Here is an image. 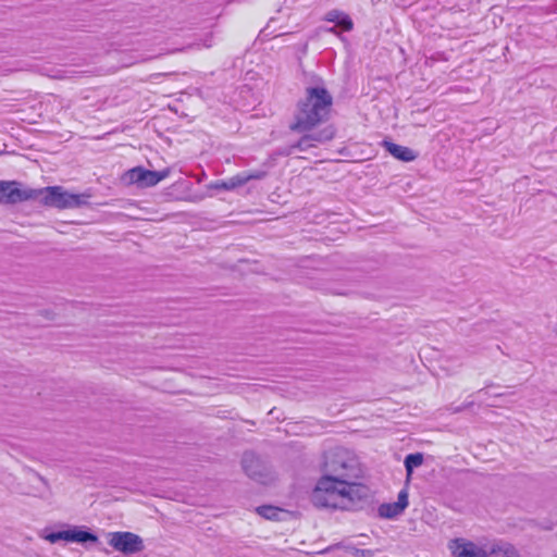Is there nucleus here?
Instances as JSON below:
<instances>
[{"mask_svg": "<svg viewBox=\"0 0 557 557\" xmlns=\"http://www.w3.org/2000/svg\"><path fill=\"white\" fill-rule=\"evenodd\" d=\"M108 544L124 556L141 553L145 549L144 540L129 531H115L109 533Z\"/></svg>", "mask_w": 557, "mask_h": 557, "instance_id": "nucleus-4", "label": "nucleus"}, {"mask_svg": "<svg viewBox=\"0 0 557 557\" xmlns=\"http://www.w3.org/2000/svg\"><path fill=\"white\" fill-rule=\"evenodd\" d=\"M292 153H294V151L289 145V146L282 147V148L276 149L275 151H273L272 158L274 159L275 157H287V156H290Z\"/></svg>", "mask_w": 557, "mask_h": 557, "instance_id": "nucleus-21", "label": "nucleus"}, {"mask_svg": "<svg viewBox=\"0 0 557 557\" xmlns=\"http://www.w3.org/2000/svg\"><path fill=\"white\" fill-rule=\"evenodd\" d=\"M170 173V169H164L162 171L147 170L145 173L144 182L141 184V188L156 186L159 182L166 178Z\"/></svg>", "mask_w": 557, "mask_h": 557, "instance_id": "nucleus-16", "label": "nucleus"}, {"mask_svg": "<svg viewBox=\"0 0 557 557\" xmlns=\"http://www.w3.org/2000/svg\"><path fill=\"white\" fill-rule=\"evenodd\" d=\"M44 539L50 543H57L59 541H65L64 536V530L57 531V532H50L44 536Z\"/></svg>", "mask_w": 557, "mask_h": 557, "instance_id": "nucleus-20", "label": "nucleus"}, {"mask_svg": "<svg viewBox=\"0 0 557 557\" xmlns=\"http://www.w3.org/2000/svg\"><path fill=\"white\" fill-rule=\"evenodd\" d=\"M491 554L497 557H520L516 547L509 543L494 545L491 549Z\"/></svg>", "mask_w": 557, "mask_h": 557, "instance_id": "nucleus-17", "label": "nucleus"}, {"mask_svg": "<svg viewBox=\"0 0 557 557\" xmlns=\"http://www.w3.org/2000/svg\"><path fill=\"white\" fill-rule=\"evenodd\" d=\"M302 134L304 136L299 140L290 145L294 152L296 150L307 151L309 148L314 146L313 144H311V141L325 143L332 140L335 136V128L333 125H327L326 127L320 129L319 132L311 134Z\"/></svg>", "mask_w": 557, "mask_h": 557, "instance_id": "nucleus-7", "label": "nucleus"}, {"mask_svg": "<svg viewBox=\"0 0 557 557\" xmlns=\"http://www.w3.org/2000/svg\"><path fill=\"white\" fill-rule=\"evenodd\" d=\"M244 472L252 480L265 483L268 479L267 469L259 457L251 451H246L242 458Z\"/></svg>", "mask_w": 557, "mask_h": 557, "instance_id": "nucleus-9", "label": "nucleus"}, {"mask_svg": "<svg viewBox=\"0 0 557 557\" xmlns=\"http://www.w3.org/2000/svg\"><path fill=\"white\" fill-rule=\"evenodd\" d=\"M333 97L323 86L307 87L294 111L289 129L295 133H309L330 117Z\"/></svg>", "mask_w": 557, "mask_h": 557, "instance_id": "nucleus-2", "label": "nucleus"}, {"mask_svg": "<svg viewBox=\"0 0 557 557\" xmlns=\"http://www.w3.org/2000/svg\"><path fill=\"white\" fill-rule=\"evenodd\" d=\"M4 153V151L0 150V154Z\"/></svg>", "mask_w": 557, "mask_h": 557, "instance_id": "nucleus-28", "label": "nucleus"}, {"mask_svg": "<svg viewBox=\"0 0 557 557\" xmlns=\"http://www.w3.org/2000/svg\"><path fill=\"white\" fill-rule=\"evenodd\" d=\"M456 548L454 554L456 557H487L486 552L472 542H465L461 539L455 540Z\"/></svg>", "mask_w": 557, "mask_h": 557, "instance_id": "nucleus-13", "label": "nucleus"}, {"mask_svg": "<svg viewBox=\"0 0 557 557\" xmlns=\"http://www.w3.org/2000/svg\"><path fill=\"white\" fill-rule=\"evenodd\" d=\"M404 463H405L407 476L409 478L412 474L414 468H418L423 463V454L422 453L409 454L406 456Z\"/></svg>", "mask_w": 557, "mask_h": 557, "instance_id": "nucleus-18", "label": "nucleus"}, {"mask_svg": "<svg viewBox=\"0 0 557 557\" xmlns=\"http://www.w3.org/2000/svg\"><path fill=\"white\" fill-rule=\"evenodd\" d=\"M337 546H339V544H336L334 546H330L324 552H331L334 547H337Z\"/></svg>", "mask_w": 557, "mask_h": 557, "instance_id": "nucleus-25", "label": "nucleus"}, {"mask_svg": "<svg viewBox=\"0 0 557 557\" xmlns=\"http://www.w3.org/2000/svg\"><path fill=\"white\" fill-rule=\"evenodd\" d=\"M555 334H556V336H557V324H556V327H555Z\"/></svg>", "mask_w": 557, "mask_h": 557, "instance_id": "nucleus-27", "label": "nucleus"}, {"mask_svg": "<svg viewBox=\"0 0 557 557\" xmlns=\"http://www.w3.org/2000/svg\"><path fill=\"white\" fill-rule=\"evenodd\" d=\"M256 511L259 516L273 521L282 520L281 516L287 513L286 510L272 505H261L256 508Z\"/></svg>", "mask_w": 557, "mask_h": 557, "instance_id": "nucleus-15", "label": "nucleus"}, {"mask_svg": "<svg viewBox=\"0 0 557 557\" xmlns=\"http://www.w3.org/2000/svg\"><path fill=\"white\" fill-rule=\"evenodd\" d=\"M383 147L387 152H389L394 158L404 162H410L417 159L418 153L414 152L409 147H405L398 144H395L389 140H384L382 143Z\"/></svg>", "mask_w": 557, "mask_h": 557, "instance_id": "nucleus-12", "label": "nucleus"}, {"mask_svg": "<svg viewBox=\"0 0 557 557\" xmlns=\"http://www.w3.org/2000/svg\"><path fill=\"white\" fill-rule=\"evenodd\" d=\"M325 20L334 23L335 27H341L344 32H350L354 27L352 20L348 14L339 10H331L326 13Z\"/></svg>", "mask_w": 557, "mask_h": 557, "instance_id": "nucleus-14", "label": "nucleus"}, {"mask_svg": "<svg viewBox=\"0 0 557 557\" xmlns=\"http://www.w3.org/2000/svg\"><path fill=\"white\" fill-rule=\"evenodd\" d=\"M267 175L268 171L265 170L245 171L230 177L228 180L211 182L208 187L216 190H233L250 181L263 180Z\"/></svg>", "mask_w": 557, "mask_h": 557, "instance_id": "nucleus-5", "label": "nucleus"}, {"mask_svg": "<svg viewBox=\"0 0 557 557\" xmlns=\"http://www.w3.org/2000/svg\"><path fill=\"white\" fill-rule=\"evenodd\" d=\"M408 504V491L403 488L398 493L397 502L384 503L379 506V516L385 519H394L404 512Z\"/></svg>", "mask_w": 557, "mask_h": 557, "instance_id": "nucleus-10", "label": "nucleus"}, {"mask_svg": "<svg viewBox=\"0 0 557 557\" xmlns=\"http://www.w3.org/2000/svg\"><path fill=\"white\" fill-rule=\"evenodd\" d=\"M352 554L356 557H373L374 552L371 549L352 548Z\"/></svg>", "mask_w": 557, "mask_h": 557, "instance_id": "nucleus-22", "label": "nucleus"}, {"mask_svg": "<svg viewBox=\"0 0 557 557\" xmlns=\"http://www.w3.org/2000/svg\"><path fill=\"white\" fill-rule=\"evenodd\" d=\"M324 474L318 480L310 494V502L315 508L344 507L347 493L338 490V484L362 476L359 460L345 448H335L324 455Z\"/></svg>", "mask_w": 557, "mask_h": 557, "instance_id": "nucleus-1", "label": "nucleus"}, {"mask_svg": "<svg viewBox=\"0 0 557 557\" xmlns=\"http://www.w3.org/2000/svg\"><path fill=\"white\" fill-rule=\"evenodd\" d=\"M338 490H344L347 493L344 507H321L320 509H341L348 510L352 506L356 499L361 500L369 496V488L360 483H356L355 480H349L347 484H338Z\"/></svg>", "mask_w": 557, "mask_h": 557, "instance_id": "nucleus-8", "label": "nucleus"}, {"mask_svg": "<svg viewBox=\"0 0 557 557\" xmlns=\"http://www.w3.org/2000/svg\"><path fill=\"white\" fill-rule=\"evenodd\" d=\"M37 196V190L21 189L17 182L0 181V202L3 203H17L28 199H34Z\"/></svg>", "mask_w": 557, "mask_h": 557, "instance_id": "nucleus-6", "label": "nucleus"}, {"mask_svg": "<svg viewBox=\"0 0 557 557\" xmlns=\"http://www.w3.org/2000/svg\"><path fill=\"white\" fill-rule=\"evenodd\" d=\"M331 32L336 33L335 27H332V28H331Z\"/></svg>", "mask_w": 557, "mask_h": 557, "instance_id": "nucleus-26", "label": "nucleus"}, {"mask_svg": "<svg viewBox=\"0 0 557 557\" xmlns=\"http://www.w3.org/2000/svg\"><path fill=\"white\" fill-rule=\"evenodd\" d=\"M146 169L143 166H136L127 171L126 176L132 184H136L138 187H141L144 182Z\"/></svg>", "mask_w": 557, "mask_h": 557, "instance_id": "nucleus-19", "label": "nucleus"}, {"mask_svg": "<svg viewBox=\"0 0 557 557\" xmlns=\"http://www.w3.org/2000/svg\"><path fill=\"white\" fill-rule=\"evenodd\" d=\"M65 542H74V543H97L98 536L94 532L88 529H83L79 527H73L67 530H64Z\"/></svg>", "mask_w": 557, "mask_h": 557, "instance_id": "nucleus-11", "label": "nucleus"}, {"mask_svg": "<svg viewBox=\"0 0 557 557\" xmlns=\"http://www.w3.org/2000/svg\"><path fill=\"white\" fill-rule=\"evenodd\" d=\"M37 194H44L41 202L45 206L58 209L81 208L87 205V198L89 197L83 194H71L61 186H49L37 191Z\"/></svg>", "mask_w": 557, "mask_h": 557, "instance_id": "nucleus-3", "label": "nucleus"}, {"mask_svg": "<svg viewBox=\"0 0 557 557\" xmlns=\"http://www.w3.org/2000/svg\"><path fill=\"white\" fill-rule=\"evenodd\" d=\"M490 386H486L479 391V394H488Z\"/></svg>", "mask_w": 557, "mask_h": 557, "instance_id": "nucleus-24", "label": "nucleus"}, {"mask_svg": "<svg viewBox=\"0 0 557 557\" xmlns=\"http://www.w3.org/2000/svg\"><path fill=\"white\" fill-rule=\"evenodd\" d=\"M471 405H472V403H468V404H465V405H462V406L456 407V408H454V409H453V412H455V413H456V412H460V411H462L463 409H466V408L470 407Z\"/></svg>", "mask_w": 557, "mask_h": 557, "instance_id": "nucleus-23", "label": "nucleus"}]
</instances>
